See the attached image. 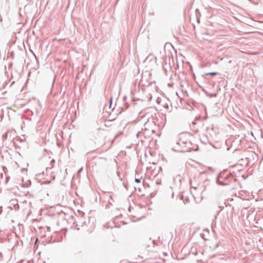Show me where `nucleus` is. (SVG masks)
<instances>
[{
    "label": "nucleus",
    "instance_id": "f257e3e1",
    "mask_svg": "<svg viewBox=\"0 0 263 263\" xmlns=\"http://www.w3.org/2000/svg\"><path fill=\"white\" fill-rule=\"evenodd\" d=\"M237 179L227 170H224L219 173L216 180V184L226 186L230 185L233 181H236Z\"/></svg>",
    "mask_w": 263,
    "mask_h": 263
},
{
    "label": "nucleus",
    "instance_id": "f03ea898",
    "mask_svg": "<svg viewBox=\"0 0 263 263\" xmlns=\"http://www.w3.org/2000/svg\"><path fill=\"white\" fill-rule=\"evenodd\" d=\"M176 146H174L175 148H176L175 151H179L181 152H190L191 151V148L188 147V145H191V142L185 141L182 140H179L176 142Z\"/></svg>",
    "mask_w": 263,
    "mask_h": 263
},
{
    "label": "nucleus",
    "instance_id": "7ed1b4c3",
    "mask_svg": "<svg viewBox=\"0 0 263 263\" xmlns=\"http://www.w3.org/2000/svg\"><path fill=\"white\" fill-rule=\"evenodd\" d=\"M149 120L147 121V122L145 123L144 124L145 127L143 129V136L144 139L145 140L146 139H150L151 136L154 133V130L153 129H148L147 128L146 126L149 124Z\"/></svg>",
    "mask_w": 263,
    "mask_h": 263
},
{
    "label": "nucleus",
    "instance_id": "20e7f679",
    "mask_svg": "<svg viewBox=\"0 0 263 263\" xmlns=\"http://www.w3.org/2000/svg\"><path fill=\"white\" fill-rule=\"evenodd\" d=\"M143 128H142L141 130L138 131L137 133L136 137H137V139H139L138 140V142L139 141H141V142L142 143H143L144 142H145V139L144 138L143 136Z\"/></svg>",
    "mask_w": 263,
    "mask_h": 263
},
{
    "label": "nucleus",
    "instance_id": "39448f33",
    "mask_svg": "<svg viewBox=\"0 0 263 263\" xmlns=\"http://www.w3.org/2000/svg\"><path fill=\"white\" fill-rule=\"evenodd\" d=\"M92 161L93 163L96 164L97 163H101L102 161H105L106 159L102 157H93Z\"/></svg>",
    "mask_w": 263,
    "mask_h": 263
},
{
    "label": "nucleus",
    "instance_id": "423d86ee",
    "mask_svg": "<svg viewBox=\"0 0 263 263\" xmlns=\"http://www.w3.org/2000/svg\"><path fill=\"white\" fill-rule=\"evenodd\" d=\"M78 222L79 223V225L81 227H83L86 225V221L83 218H79Z\"/></svg>",
    "mask_w": 263,
    "mask_h": 263
},
{
    "label": "nucleus",
    "instance_id": "0eeeda50",
    "mask_svg": "<svg viewBox=\"0 0 263 263\" xmlns=\"http://www.w3.org/2000/svg\"><path fill=\"white\" fill-rule=\"evenodd\" d=\"M232 201H233V199L229 198L224 202V204L226 205V206H228V205L231 206L230 202Z\"/></svg>",
    "mask_w": 263,
    "mask_h": 263
},
{
    "label": "nucleus",
    "instance_id": "6e6552de",
    "mask_svg": "<svg viewBox=\"0 0 263 263\" xmlns=\"http://www.w3.org/2000/svg\"><path fill=\"white\" fill-rule=\"evenodd\" d=\"M128 107H129L128 104L127 102H125V103H124L123 107H121V108L122 111H124V110H126V109H127L128 108Z\"/></svg>",
    "mask_w": 263,
    "mask_h": 263
},
{
    "label": "nucleus",
    "instance_id": "1a4fd4ad",
    "mask_svg": "<svg viewBox=\"0 0 263 263\" xmlns=\"http://www.w3.org/2000/svg\"><path fill=\"white\" fill-rule=\"evenodd\" d=\"M54 163H55V160L53 159H52L50 161V167H49V168L50 169V168H52V167H53Z\"/></svg>",
    "mask_w": 263,
    "mask_h": 263
},
{
    "label": "nucleus",
    "instance_id": "9d476101",
    "mask_svg": "<svg viewBox=\"0 0 263 263\" xmlns=\"http://www.w3.org/2000/svg\"><path fill=\"white\" fill-rule=\"evenodd\" d=\"M73 226L76 228H77V229L78 230H79L80 229V228H79L80 226L79 225V223L78 222V221L73 222Z\"/></svg>",
    "mask_w": 263,
    "mask_h": 263
},
{
    "label": "nucleus",
    "instance_id": "9b49d317",
    "mask_svg": "<svg viewBox=\"0 0 263 263\" xmlns=\"http://www.w3.org/2000/svg\"><path fill=\"white\" fill-rule=\"evenodd\" d=\"M218 73H219L216 72H212L206 73L205 74H206V75H211V76H215V75L218 74Z\"/></svg>",
    "mask_w": 263,
    "mask_h": 263
},
{
    "label": "nucleus",
    "instance_id": "f8f14e48",
    "mask_svg": "<svg viewBox=\"0 0 263 263\" xmlns=\"http://www.w3.org/2000/svg\"><path fill=\"white\" fill-rule=\"evenodd\" d=\"M164 107L165 108H166L167 110H168V111H171L170 108V107H169V106H168V104L165 103V105H164Z\"/></svg>",
    "mask_w": 263,
    "mask_h": 263
},
{
    "label": "nucleus",
    "instance_id": "ddd939ff",
    "mask_svg": "<svg viewBox=\"0 0 263 263\" xmlns=\"http://www.w3.org/2000/svg\"><path fill=\"white\" fill-rule=\"evenodd\" d=\"M120 217H122V215L120 214V215L119 216H116L114 218V221L115 222V221L116 220V219H119Z\"/></svg>",
    "mask_w": 263,
    "mask_h": 263
},
{
    "label": "nucleus",
    "instance_id": "4468645a",
    "mask_svg": "<svg viewBox=\"0 0 263 263\" xmlns=\"http://www.w3.org/2000/svg\"><path fill=\"white\" fill-rule=\"evenodd\" d=\"M135 182L137 183H140L141 182V178H135Z\"/></svg>",
    "mask_w": 263,
    "mask_h": 263
},
{
    "label": "nucleus",
    "instance_id": "2eb2a0df",
    "mask_svg": "<svg viewBox=\"0 0 263 263\" xmlns=\"http://www.w3.org/2000/svg\"><path fill=\"white\" fill-rule=\"evenodd\" d=\"M250 1L252 2V3L254 4H258V0H249Z\"/></svg>",
    "mask_w": 263,
    "mask_h": 263
},
{
    "label": "nucleus",
    "instance_id": "dca6fc26",
    "mask_svg": "<svg viewBox=\"0 0 263 263\" xmlns=\"http://www.w3.org/2000/svg\"><path fill=\"white\" fill-rule=\"evenodd\" d=\"M3 138L4 139L7 138V133H5L3 135Z\"/></svg>",
    "mask_w": 263,
    "mask_h": 263
},
{
    "label": "nucleus",
    "instance_id": "f3484780",
    "mask_svg": "<svg viewBox=\"0 0 263 263\" xmlns=\"http://www.w3.org/2000/svg\"><path fill=\"white\" fill-rule=\"evenodd\" d=\"M217 96L216 93H212L210 95L211 97H216Z\"/></svg>",
    "mask_w": 263,
    "mask_h": 263
},
{
    "label": "nucleus",
    "instance_id": "a211bd4d",
    "mask_svg": "<svg viewBox=\"0 0 263 263\" xmlns=\"http://www.w3.org/2000/svg\"><path fill=\"white\" fill-rule=\"evenodd\" d=\"M156 184H157V185L160 184H161V181L159 180H157L156 181Z\"/></svg>",
    "mask_w": 263,
    "mask_h": 263
},
{
    "label": "nucleus",
    "instance_id": "6ab92c4d",
    "mask_svg": "<svg viewBox=\"0 0 263 263\" xmlns=\"http://www.w3.org/2000/svg\"><path fill=\"white\" fill-rule=\"evenodd\" d=\"M33 55H34V57H35V59L36 60V61H37V57H36L35 54H34V53L32 51H31Z\"/></svg>",
    "mask_w": 263,
    "mask_h": 263
},
{
    "label": "nucleus",
    "instance_id": "aec40b11",
    "mask_svg": "<svg viewBox=\"0 0 263 263\" xmlns=\"http://www.w3.org/2000/svg\"><path fill=\"white\" fill-rule=\"evenodd\" d=\"M183 195H181V196H180V199L182 200V199H183Z\"/></svg>",
    "mask_w": 263,
    "mask_h": 263
},
{
    "label": "nucleus",
    "instance_id": "412c9836",
    "mask_svg": "<svg viewBox=\"0 0 263 263\" xmlns=\"http://www.w3.org/2000/svg\"><path fill=\"white\" fill-rule=\"evenodd\" d=\"M127 97L126 96H124L123 98V100L125 101L126 100Z\"/></svg>",
    "mask_w": 263,
    "mask_h": 263
},
{
    "label": "nucleus",
    "instance_id": "4be33fe9",
    "mask_svg": "<svg viewBox=\"0 0 263 263\" xmlns=\"http://www.w3.org/2000/svg\"><path fill=\"white\" fill-rule=\"evenodd\" d=\"M193 254H197V252H193Z\"/></svg>",
    "mask_w": 263,
    "mask_h": 263
},
{
    "label": "nucleus",
    "instance_id": "5701e85b",
    "mask_svg": "<svg viewBox=\"0 0 263 263\" xmlns=\"http://www.w3.org/2000/svg\"><path fill=\"white\" fill-rule=\"evenodd\" d=\"M193 254H197V252H193Z\"/></svg>",
    "mask_w": 263,
    "mask_h": 263
},
{
    "label": "nucleus",
    "instance_id": "b1692460",
    "mask_svg": "<svg viewBox=\"0 0 263 263\" xmlns=\"http://www.w3.org/2000/svg\"><path fill=\"white\" fill-rule=\"evenodd\" d=\"M159 170H161V167H159Z\"/></svg>",
    "mask_w": 263,
    "mask_h": 263
}]
</instances>
